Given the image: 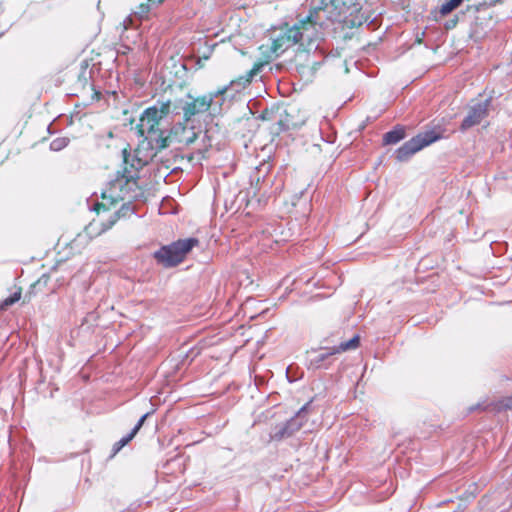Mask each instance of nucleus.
I'll return each instance as SVG.
<instances>
[{
  "label": "nucleus",
  "mask_w": 512,
  "mask_h": 512,
  "mask_svg": "<svg viewBox=\"0 0 512 512\" xmlns=\"http://www.w3.org/2000/svg\"><path fill=\"white\" fill-rule=\"evenodd\" d=\"M140 195L141 192L135 175H117L115 179L109 182L107 188L102 191L101 201L97 202L94 206L98 218L94 219L86 226L84 234H79L75 242H83L87 238L92 239L101 235L117 222L121 212L124 216L126 212L129 211V207L123 204L121 209L113 211L105 218L100 214L101 209L104 212L109 211L111 207L115 206L119 201L127 200L129 202Z\"/></svg>",
  "instance_id": "obj_1"
},
{
  "label": "nucleus",
  "mask_w": 512,
  "mask_h": 512,
  "mask_svg": "<svg viewBox=\"0 0 512 512\" xmlns=\"http://www.w3.org/2000/svg\"><path fill=\"white\" fill-rule=\"evenodd\" d=\"M340 0H331V5L326 4L324 7H316L310 11L306 19L301 20L298 24L294 25L297 28L298 43L302 45L305 43L311 46L315 41L323 38V30L328 26V22H332V18L328 16L329 9L332 6L337 7Z\"/></svg>",
  "instance_id": "obj_2"
},
{
  "label": "nucleus",
  "mask_w": 512,
  "mask_h": 512,
  "mask_svg": "<svg viewBox=\"0 0 512 512\" xmlns=\"http://www.w3.org/2000/svg\"><path fill=\"white\" fill-rule=\"evenodd\" d=\"M170 108V101L157 103L147 108L140 117L137 132L152 148L158 149V139L165 133L159 126L161 121L169 115Z\"/></svg>",
  "instance_id": "obj_3"
},
{
  "label": "nucleus",
  "mask_w": 512,
  "mask_h": 512,
  "mask_svg": "<svg viewBox=\"0 0 512 512\" xmlns=\"http://www.w3.org/2000/svg\"><path fill=\"white\" fill-rule=\"evenodd\" d=\"M196 238L178 240L168 246L160 248L154 253V257L165 267L176 266L181 263L193 247L198 245Z\"/></svg>",
  "instance_id": "obj_4"
},
{
  "label": "nucleus",
  "mask_w": 512,
  "mask_h": 512,
  "mask_svg": "<svg viewBox=\"0 0 512 512\" xmlns=\"http://www.w3.org/2000/svg\"><path fill=\"white\" fill-rule=\"evenodd\" d=\"M440 136L434 131H428L418 134L406 143H404L397 151L396 158L398 161H406L416 152L438 140Z\"/></svg>",
  "instance_id": "obj_5"
},
{
  "label": "nucleus",
  "mask_w": 512,
  "mask_h": 512,
  "mask_svg": "<svg viewBox=\"0 0 512 512\" xmlns=\"http://www.w3.org/2000/svg\"><path fill=\"white\" fill-rule=\"evenodd\" d=\"M197 134L192 128H188L181 123L175 124L168 133H164L163 137L158 139V149L162 150L169 147L173 143L189 145L195 141Z\"/></svg>",
  "instance_id": "obj_6"
},
{
  "label": "nucleus",
  "mask_w": 512,
  "mask_h": 512,
  "mask_svg": "<svg viewBox=\"0 0 512 512\" xmlns=\"http://www.w3.org/2000/svg\"><path fill=\"white\" fill-rule=\"evenodd\" d=\"M359 343L360 337L359 335H355L349 341L343 342L337 347L321 349L319 351L313 352L310 355L309 365L314 369L321 368L331 356L349 350H354L358 348Z\"/></svg>",
  "instance_id": "obj_7"
},
{
  "label": "nucleus",
  "mask_w": 512,
  "mask_h": 512,
  "mask_svg": "<svg viewBox=\"0 0 512 512\" xmlns=\"http://www.w3.org/2000/svg\"><path fill=\"white\" fill-rule=\"evenodd\" d=\"M228 87L219 89L215 93L193 98L183 106V113L186 120H190L196 114L204 113L209 110L213 99L227 91Z\"/></svg>",
  "instance_id": "obj_8"
},
{
  "label": "nucleus",
  "mask_w": 512,
  "mask_h": 512,
  "mask_svg": "<svg viewBox=\"0 0 512 512\" xmlns=\"http://www.w3.org/2000/svg\"><path fill=\"white\" fill-rule=\"evenodd\" d=\"M490 103L491 100L486 99L483 102L470 106L460 126L461 130L465 131L480 124L489 114Z\"/></svg>",
  "instance_id": "obj_9"
},
{
  "label": "nucleus",
  "mask_w": 512,
  "mask_h": 512,
  "mask_svg": "<svg viewBox=\"0 0 512 512\" xmlns=\"http://www.w3.org/2000/svg\"><path fill=\"white\" fill-rule=\"evenodd\" d=\"M306 412V406L302 407L295 417L287 421L283 426L278 428L272 435L273 440H282L284 438L292 436L297 432L304 424V417Z\"/></svg>",
  "instance_id": "obj_10"
},
{
  "label": "nucleus",
  "mask_w": 512,
  "mask_h": 512,
  "mask_svg": "<svg viewBox=\"0 0 512 512\" xmlns=\"http://www.w3.org/2000/svg\"><path fill=\"white\" fill-rule=\"evenodd\" d=\"M299 32L297 28L291 27L273 40L271 49L274 53H283L289 47L298 43Z\"/></svg>",
  "instance_id": "obj_11"
},
{
  "label": "nucleus",
  "mask_w": 512,
  "mask_h": 512,
  "mask_svg": "<svg viewBox=\"0 0 512 512\" xmlns=\"http://www.w3.org/2000/svg\"><path fill=\"white\" fill-rule=\"evenodd\" d=\"M262 67H263V63H260V62L255 63L254 66L252 67V69L250 71H248L246 73V75L241 76L236 80H232L230 82V86L231 87L236 86L237 87L236 91H239V90L245 88L248 84H250V82L252 81L254 76H256L261 71Z\"/></svg>",
  "instance_id": "obj_12"
},
{
  "label": "nucleus",
  "mask_w": 512,
  "mask_h": 512,
  "mask_svg": "<svg viewBox=\"0 0 512 512\" xmlns=\"http://www.w3.org/2000/svg\"><path fill=\"white\" fill-rule=\"evenodd\" d=\"M405 136L404 130L402 128H396L392 131L387 132L384 137L383 141L385 144H396L400 140H402Z\"/></svg>",
  "instance_id": "obj_13"
},
{
  "label": "nucleus",
  "mask_w": 512,
  "mask_h": 512,
  "mask_svg": "<svg viewBox=\"0 0 512 512\" xmlns=\"http://www.w3.org/2000/svg\"><path fill=\"white\" fill-rule=\"evenodd\" d=\"M470 3L469 8L474 9L475 11H480L486 7L491 6V0H466Z\"/></svg>",
  "instance_id": "obj_14"
},
{
  "label": "nucleus",
  "mask_w": 512,
  "mask_h": 512,
  "mask_svg": "<svg viewBox=\"0 0 512 512\" xmlns=\"http://www.w3.org/2000/svg\"><path fill=\"white\" fill-rule=\"evenodd\" d=\"M163 1L164 0H147L146 3H142L139 6V13L141 15L147 14L152 7L160 5Z\"/></svg>",
  "instance_id": "obj_15"
},
{
  "label": "nucleus",
  "mask_w": 512,
  "mask_h": 512,
  "mask_svg": "<svg viewBox=\"0 0 512 512\" xmlns=\"http://www.w3.org/2000/svg\"><path fill=\"white\" fill-rule=\"evenodd\" d=\"M135 437V435L133 433H129L127 436L121 438L118 442H116L113 446V451H114V454H116L117 452H119L125 445H127L133 438Z\"/></svg>",
  "instance_id": "obj_16"
},
{
  "label": "nucleus",
  "mask_w": 512,
  "mask_h": 512,
  "mask_svg": "<svg viewBox=\"0 0 512 512\" xmlns=\"http://www.w3.org/2000/svg\"><path fill=\"white\" fill-rule=\"evenodd\" d=\"M21 298V290H18L16 291L15 293H13L11 296H9L8 298H6L1 306H0V309H5L6 307L10 306V305H13L14 303H16L17 301H19Z\"/></svg>",
  "instance_id": "obj_17"
},
{
  "label": "nucleus",
  "mask_w": 512,
  "mask_h": 512,
  "mask_svg": "<svg viewBox=\"0 0 512 512\" xmlns=\"http://www.w3.org/2000/svg\"><path fill=\"white\" fill-rule=\"evenodd\" d=\"M67 145V140L65 138H58L51 142L50 147L54 151H59Z\"/></svg>",
  "instance_id": "obj_18"
},
{
  "label": "nucleus",
  "mask_w": 512,
  "mask_h": 512,
  "mask_svg": "<svg viewBox=\"0 0 512 512\" xmlns=\"http://www.w3.org/2000/svg\"><path fill=\"white\" fill-rule=\"evenodd\" d=\"M150 413H146L144 414L138 421V423L135 425V427L132 429L131 433H133L134 435L137 434V432L140 430V428L143 426L145 420L147 419V417L149 416Z\"/></svg>",
  "instance_id": "obj_19"
},
{
  "label": "nucleus",
  "mask_w": 512,
  "mask_h": 512,
  "mask_svg": "<svg viewBox=\"0 0 512 512\" xmlns=\"http://www.w3.org/2000/svg\"><path fill=\"white\" fill-rule=\"evenodd\" d=\"M491 6L495 5L496 3L500 2V0H491Z\"/></svg>",
  "instance_id": "obj_20"
},
{
  "label": "nucleus",
  "mask_w": 512,
  "mask_h": 512,
  "mask_svg": "<svg viewBox=\"0 0 512 512\" xmlns=\"http://www.w3.org/2000/svg\"><path fill=\"white\" fill-rule=\"evenodd\" d=\"M506 406H508V407H512V399H511V400H509V403H507V404H506Z\"/></svg>",
  "instance_id": "obj_21"
}]
</instances>
